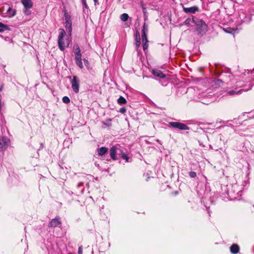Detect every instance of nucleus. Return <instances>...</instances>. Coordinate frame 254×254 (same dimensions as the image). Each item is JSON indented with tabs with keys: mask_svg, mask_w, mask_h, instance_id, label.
Wrapping results in <instances>:
<instances>
[{
	"mask_svg": "<svg viewBox=\"0 0 254 254\" xmlns=\"http://www.w3.org/2000/svg\"><path fill=\"white\" fill-rule=\"evenodd\" d=\"M138 40V34L136 35L135 41Z\"/></svg>",
	"mask_w": 254,
	"mask_h": 254,
	"instance_id": "58836bf2",
	"label": "nucleus"
},
{
	"mask_svg": "<svg viewBox=\"0 0 254 254\" xmlns=\"http://www.w3.org/2000/svg\"><path fill=\"white\" fill-rule=\"evenodd\" d=\"M98 154L99 156H103L108 152V148L106 147H101L97 149Z\"/></svg>",
	"mask_w": 254,
	"mask_h": 254,
	"instance_id": "dca6fc26",
	"label": "nucleus"
},
{
	"mask_svg": "<svg viewBox=\"0 0 254 254\" xmlns=\"http://www.w3.org/2000/svg\"><path fill=\"white\" fill-rule=\"evenodd\" d=\"M83 182H79L77 186V188H79L80 187L83 186Z\"/></svg>",
	"mask_w": 254,
	"mask_h": 254,
	"instance_id": "e433bc0d",
	"label": "nucleus"
},
{
	"mask_svg": "<svg viewBox=\"0 0 254 254\" xmlns=\"http://www.w3.org/2000/svg\"><path fill=\"white\" fill-rule=\"evenodd\" d=\"M190 178H194L196 177V173L194 171H190L189 173Z\"/></svg>",
	"mask_w": 254,
	"mask_h": 254,
	"instance_id": "c85d7f7f",
	"label": "nucleus"
},
{
	"mask_svg": "<svg viewBox=\"0 0 254 254\" xmlns=\"http://www.w3.org/2000/svg\"><path fill=\"white\" fill-rule=\"evenodd\" d=\"M152 74L158 77L161 78H164L165 77V75L163 73L162 71L158 69H153L152 71Z\"/></svg>",
	"mask_w": 254,
	"mask_h": 254,
	"instance_id": "ddd939ff",
	"label": "nucleus"
},
{
	"mask_svg": "<svg viewBox=\"0 0 254 254\" xmlns=\"http://www.w3.org/2000/svg\"><path fill=\"white\" fill-rule=\"evenodd\" d=\"M183 10L187 13H195L198 11L199 9L197 6H193L190 7H184Z\"/></svg>",
	"mask_w": 254,
	"mask_h": 254,
	"instance_id": "9b49d317",
	"label": "nucleus"
},
{
	"mask_svg": "<svg viewBox=\"0 0 254 254\" xmlns=\"http://www.w3.org/2000/svg\"><path fill=\"white\" fill-rule=\"evenodd\" d=\"M225 31L228 33H232L234 32V29L231 28H228L227 29L225 30Z\"/></svg>",
	"mask_w": 254,
	"mask_h": 254,
	"instance_id": "2f4dec72",
	"label": "nucleus"
},
{
	"mask_svg": "<svg viewBox=\"0 0 254 254\" xmlns=\"http://www.w3.org/2000/svg\"><path fill=\"white\" fill-rule=\"evenodd\" d=\"M140 35L138 33V40H136V43H135V46H136V48L137 49L138 48V47L140 46Z\"/></svg>",
	"mask_w": 254,
	"mask_h": 254,
	"instance_id": "cd10ccee",
	"label": "nucleus"
},
{
	"mask_svg": "<svg viewBox=\"0 0 254 254\" xmlns=\"http://www.w3.org/2000/svg\"><path fill=\"white\" fill-rule=\"evenodd\" d=\"M240 251V248L239 246L236 244H233L230 247V252L233 254H237Z\"/></svg>",
	"mask_w": 254,
	"mask_h": 254,
	"instance_id": "4468645a",
	"label": "nucleus"
},
{
	"mask_svg": "<svg viewBox=\"0 0 254 254\" xmlns=\"http://www.w3.org/2000/svg\"><path fill=\"white\" fill-rule=\"evenodd\" d=\"M83 62H84V64L85 65L87 68H88V67L89 66V63L87 59H85V58L83 59Z\"/></svg>",
	"mask_w": 254,
	"mask_h": 254,
	"instance_id": "7c9ffc66",
	"label": "nucleus"
},
{
	"mask_svg": "<svg viewBox=\"0 0 254 254\" xmlns=\"http://www.w3.org/2000/svg\"><path fill=\"white\" fill-rule=\"evenodd\" d=\"M148 47V43H145L143 44V49L144 51H145L146 49H147Z\"/></svg>",
	"mask_w": 254,
	"mask_h": 254,
	"instance_id": "f704fd0d",
	"label": "nucleus"
},
{
	"mask_svg": "<svg viewBox=\"0 0 254 254\" xmlns=\"http://www.w3.org/2000/svg\"><path fill=\"white\" fill-rule=\"evenodd\" d=\"M94 0V1L95 4H96V3L97 2V1H98V0Z\"/></svg>",
	"mask_w": 254,
	"mask_h": 254,
	"instance_id": "a19ab883",
	"label": "nucleus"
},
{
	"mask_svg": "<svg viewBox=\"0 0 254 254\" xmlns=\"http://www.w3.org/2000/svg\"><path fill=\"white\" fill-rule=\"evenodd\" d=\"M78 254H82V246H80V247H79Z\"/></svg>",
	"mask_w": 254,
	"mask_h": 254,
	"instance_id": "72a5a7b5",
	"label": "nucleus"
},
{
	"mask_svg": "<svg viewBox=\"0 0 254 254\" xmlns=\"http://www.w3.org/2000/svg\"><path fill=\"white\" fill-rule=\"evenodd\" d=\"M119 155H121V158L125 160L127 162H131V160H130V158L127 156V155L121 151V153H119Z\"/></svg>",
	"mask_w": 254,
	"mask_h": 254,
	"instance_id": "6ab92c4d",
	"label": "nucleus"
},
{
	"mask_svg": "<svg viewBox=\"0 0 254 254\" xmlns=\"http://www.w3.org/2000/svg\"><path fill=\"white\" fill-rule=\"evenodd\" d=\"M121 152V150L119 148H118L116 146H113L110 150V155L113 160H116L117 159V154H119V153H120Z\"/></svg>",
	"mask_w": 254,
	"mask_h": 254,
	"instance_id": "0eeeda50",
	"label": "nucleus"
},
{
	"mask_svg": "<svg viewBox=\"0 0 254 254\" xmlns=\"http://www.w3.org/2000/svg\"><path fill=\"white\" fill-rule=\"evenodd\" d=\"M65 25V28L69 34V37L71 35L72 32V23H64Z\"/></svg>",
	"mask_w": 254,
	"mask_h": 254,
	"instance_id": "a211bd4d",
	"label": "nucleus"
},
{
	"mask_svg": "<svg viewBox=\"0 0 254 254\" xmlns=\"http://www.w3.org/2000/svg\"><path fill=\"white\" fill-rule=\"evenodd\" d=\"M142 44L148 43V41L147 38V35H141Z\"/></svg>",
	"mask_w": 254,
	"mask_h": 254,
	"instance_id": "393cba45",
	"label": "nucleus"
},
{
	"mask_svg": "<svg viewBox=\"0 0 254 254\" xmlns=\"http://www.w3.org/2000/svg\"><path fill=\"white\" fill-rule=\"evenodd\" d=\"M228 194L231 193V195L233 196L237 194V195H241V190L239 186L237 184H234L232 186L231 190L228 191Z\"/></svg>",
	"mask_w": 254,
	"mask_h": 254,
	"instance_id": "6e6552de",
	"label": "nucleus"
},
{
	"mask_svg": "<svg viewBox=\"0 0 254 254\" xmlns=\"http://www.w3.org/2000/svg\"><path fill=\"white\" fill-rule=\"evenodd\" d=\"M9 139L5 136H0V151L6 149L8 146Z\"/></svg>",
	"mask_w": 254,
	"mask_h": 254,
	"instance_id": "423d86ee",
	"label": "nucleus"
},
{
	"mask_svg": "<svg viewBox=\"0 0 254 254\" xmlns=\"http://www.w3.org/2000/svg\"><path fill=\"white\" fill-rule=\"evenodd\" d=\"M16 13V9H12V7H9L6 12V14H7V16L9 18H11L15 15Z\"/></svg>",
	"mask_w": 254,
	"mask_h": 254,
	"instance_id": "2eb2a0df",
	"label": "nucleus"
},
{
	"mask_svg": "<svg viewBox=\"0 0 254 254\" xmlns=\"http://www.w3.org/2000/svg\"><path fill=\"white\" fill-rule=\"evenodd\" d=\"M4 30H5L4 29L0 28V33H2V32H4Z\"/></svg>",
	"mask_w": 254,
	"mask_h": 254,
	"instance_id": "4c0bfd02",
	"label": "nucleus"
},
{
	"mask_svg": "<svg viewBox=\"0 0 254 254\" xmlns=\"http://www.w3.org/2000/svg\"><path fill=\"white\" fill-rule=\"evenodd\" d=\"M120 112L122 113H125L126 112V109L125 108H121L120 110Z\"/></svg>",
	"mask_w": 254,
	"mask_h": 254,
	"instance_id": "c9c22d12",
	"label": "nucleus"
},
{
	"mask_svg": "<svg viewBox=\"0 0 254 254\" xmlns=\"http://www.w3.org/2000/svg\"><path fill=\"white\" fill-rule=\"evenodd\" d=\"M239 19L241 20V22H245L247 21L246 16L244 13H242L239 15Z\"/></svg>",
	"mask_w": 254,
	"mask_h": 254,
	"instance_id": "b1692460",
	"label": "nucleus"
},
{
	"mask_svg": "<svg viewBox=\"0 0 254 254\" xmlns=\"http://www.w3.org/2000/svg\"><path fill=\"white\" fill-rule=\"evenodd\" d=\"M168 126L180 130H189L190 128L185 124L180 122H169Z\"/></svg>",
	"mask_w": 254,
	"mask_h": 254,
	"instance_id": "20e7f679",
	"label": "nucleus"
},
{
	"mask_svg": "<svg viewBox=\"0 0 254 254\" xmlns=\"http://www.w3.org/2000/svg\"><path fill=\"white\" fill-rule=\"evenodd\" d=\"M108 121L109 122V124L108 125V126H110V125H111V119H109V120H108Z\"/></svg>",
	"mask_w": 254,
	"mask_h": 254,
	"instance_id": "ea45409f",
	"label": "nucleus"
},
{
	"mask_svg": "<svg viewBox=\"0 0 254 254\" xmlns=\"http://www.w3.org/2000/svg\"><path fill=\"white\" fill-rule=\"evenodd\" d=\"M249 88H247V89H242L240 90L235 89V90H230V91H228L227 92V93L228 94H229L230 95H233L234 94H240L241 93V92L242 91H247L251 90L253 87V85L249 84Z\"/></svg>",
	"mask_w": 254,
	"mask_h": 254,
	"instance_id": "9d476101",
	"label": "nucleus"
},
{
	"mask_svg": "<svg viewBox=\"0 0 254 254\" xmlns=\"http://www.w3.org/2000/svg\"><path fill=\"white\" fill-rule=\"evenodd\" d=\"M71 88L73 91L77 93L79 90L80 80L76 76H73V78L70 81Z\"/></svg>",
	"mask_w": 254,
	"mask_h": 254,
	"instance_id": "39448f33",
	"label": "nucleus"
},
{
	"mask_svg": "<svg viewBox=\"0 0 254 254\" xmlns=\"http://www.w3.org/2000/svg\"><path fill=\"white\" fill-rule=\"evenodd\" d=\"M193 23L196 26V30L198 35H203L207 30V25L202 19H193Z\"/></svg>",
	"mask_w": 254,
	"mask_h": 254,
	"instance_id": "f03ea898",
	"label": "nucleus"
},
{
	"mask_svg": "<svg viewBox=\"0 0 254 254\" xmlns=\"http://www.w3.org/2000/svg\"><path fill=\"white\" fill-rule=\"evenodd\" d=\"M73 50L74 54L75 64L80 69H82L83 68V65L82 62L81 52L78 45H74L73 47Z\"/></svg>",
	"mask_w": 254,
	"mask_h": 254,
	"instance_id": "7ed1b4c3",
	"label": "nucleus"
},
{
	"mask_svg": "<svg viewBox=\"0 0 254 254\" xmlns=\"http://www.w3.org/2000/svg\"><path fill=\"white\" fill-rule=\"evenodd\" d=\"M64 20H65V22H64V23H72L71 16L67 12V11L66 10H64Z\"/></svg>",
	"mask_w": 254,
	"mask_h": 254,
	"instance_id": "f3484780",
	"label": "nucleus"
},
{
	"mask_svg": "<svg viewBox=\"0 0 254 254\" xmlns=\"http://www.w3.org/2000/svg\"><path fill=\"white\" fill-rule=\"evenodd\" d=\"M81 1H82V3L84 7H85L86 8H88V6L86 3V0H81Z\"/></svg>",
	"mask_w": 254,
	"mask_h": 254,
	"instance_id": "473e14b6",
	"label": "nucleus"
},
{
	"mask_svg": "<svg viewBox=\"0 0 254 254\" xmlns=\"http://www.w3.org/2000/svg\"><path fill=\"white\" fill-rule=\"evenodd\" d=\"M71 254V253H69V254Z\"/></svg>",
	"mask_w": 254,
	"mask_h": 254,
	"instance_id": "79ce46f5",
	"label": "nucleus"
},
{
	"mask_svg": "<svg viewBox=\"0 0 254 254\" xmlns=\"http://www.w3.org/2000/svg\"><path fill=\"white\" fill-rule=\"evenodd\" d=\"M62 224L61 218L59 216H57L53 219L49 223L48 227L55 228Z\"/></svg>",
	"mask_w": 254,
	"mask_h": 254,
	"instance_id": "1a4fd4ad",
	"label": "nucleus"
},
{
	"mask_svg": "<svg viewBox=\"0 0 254 254\" xmlns=\"http://www.w3.org/2000/svg\"><path fill=\"white\" fill-rule=\"evenodd\" d=\"M193 19H196V18L194 17V16L188 18L184 22L185 24L187 26H190L191 22L193 23Z\"/></svg>",
	"mask_w": 254,
	"mask_h": 254,
	"instance_id": "aec40b11",
	"label": "nucleus"
},
{
	"mask_svg": "<svg viewBox=\"0 0 254 254\" xmlns=\"http://www.w3.org/2000/svg\"><path fill=\"white\" fill-rule=\"evenodd\" d=\"M23 12L26 15H29L31 14L30 9H24Z\"/></svg>",
	"mask_w": 254,
	"mask_h": 254,
	"instance_id": "c756f323",
	"label": "nucleus"
},
{
	"mask_svg": "<svg viewBox=\"0 0 254 254\" xmlns=\"http://www.w3.org/2000/svg\"><path fill=\"white\" fill-rule=\"evenodd\" d=\"M148 32V26L145 23H144L142 29V35H147V33Z\"/></svg>",
	"mask_w": 254,
	"mask_h": 254,
	"instance_id": "5701e85b",
	"label": "nucleus"
},
{
	"mask_svg": "<svg viewBox=\"0 0 254 254\" xmlns=\"http://www.w3.org/2000/svg\"><path fill=\"white\" fill-rule=\"evenodd\" d=\"M62 100L64 103L66 104H68L70 102V99L67 96L63 97Z\"/></svg>",
	"mask_w": 254,
	"mask_h": 254,
	"instance_id": "a878e982",
	"label": "nucleus"
},
{
	"mask_svg": "<svg viewBox=\"0 0 254 254\" xmlns=\"http://www.w3.org/2000/svg\"><path fill=\"white\" fill-rule=\"evenodd\" d=\"M59 31L58 40V47L61 51H64L69 46L71 42V39L69 37L64 39L66 33L64 29L60 28Z\"/></svg>",
	"mask_w": 254,
	"mask_h": 254,
	"instance_id": "f257e3e1",
	"label": "nucleus"
},
{
	"mask_svg": "<svg viewBox=\"0 0 254 254\" xmlns=\"http://www.w3.org/2000/svg\"><path fill=\"white\" fill-rule=\"evenodd\" d=\"M0 28H2L7 30L9 29V27L7 25L4 24L1 22H0Z\"/></svg>",
	"mask_w": 254,
	"mask_h": 254,
	"instance_id": "bb28decb",
	"label": "nucleus"
},
{
	"mask_svg": "<svg viewBox=\"0 0 254 254\" xmlns=\"http://www.w3.org/2000/svg\"><path fill=\"white\" fill-rule=\"evenodd\" d=\"M21 2L24 6V9H31L33 5L31 0H21Z\"/></svg>",
	"mask_w": 254,
	"mask_h": 254,
	"instance_id": "f8f14e48",
	"label": "nucleus"
},
{
	"mask_svg": "<svg viewBox=\"0 0 254 254\" xmlns=\"http://www.w3.org/2000/svg\"><path fill=\"white\" fill-rule=\"evenodd\" d=\"M118 103L120 104H124L127 103V101L124 97L120 96L118 99Z\"/></svg>",
	"mask_w": 254,
	"mask_h": 254,
	"instance_id": "4be33fe9",
	"label": "nucleus"
},
{
	"mask_svg": "<svg viewBox=\"0 0 254 254\" xmlns=\"http://www.w3.org/2000/svg\"><path fill=\"white\" fill-rule=\"evenodd\" d=\"M128 18H129L128 15L127 13H125L121 14V15L120 16V18H121V20L124 22L127 21V19H128Z\"/></svg>",
	"mask_w": 254,
	"mask_h": 254,
	"instance_id": "412c9836",
	"label": "nucleus"
}]
</instances>
